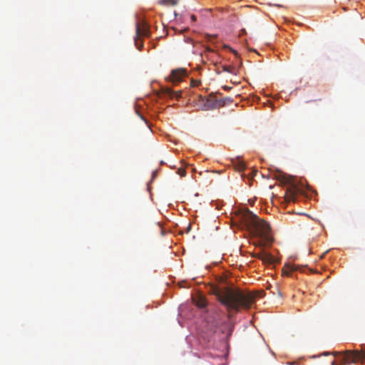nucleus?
<instances>
[{
	"label": "nucleus",
	"instance_id": "nucleus-8",
	"mask_svg": "<svg viewBox=\"0 0 365 365\" xmlns=\"http://www.w3.org/2000/svg\"><path fill=\"white\" fill-rule=\"evenodd\" d=\"M135 27V34L137 38L149 36V29L145 22H137Z\"/></svg>",
	"mask_w": 365,
	"mask_h": 365
},
{
	"label": "nucleus",
	"instance_id": "nucleus-14",
	"mask_svg": "<svg viewBox=\"0 0 365 365\" xmlns=\"http://www.w3.org/2000/svg\"><path fill=\"white\" fill-rule=\"evenodd\" d=\"M178 0H160L159 4L165 6H175L178 4Z\"/></svg>",
	"mask_w": 365,
	"mask_h": 365
},
{
	"label": "nucleus",
	"instance_id": "nucleus-21",
	"mask_svg": "<svg viewBox=\"0 0 365 365\" xmlns=\"http://www.w3.org/2000/svg\"><path fill=\"white\" fill-rule=\"evenodd\" d=\"M191 19H192L193 21H196V16H195V15H192V16H191Z\"/></svg>",
	"mask_w": 365,
	"mask_h": 365
},
{
	"label": "nucleus",
	"instance_id": "nucleus-23",
	"mask_svg": "<svg viewBox=\"0 0 365 365\" xmlns=\"http://www.w3.org/2000/svg\"><path fill=\"white\" fill-rule=\"evenodd\" d=\"M220 323H221V322H217V321H216V322H215V326H217V325H218V324H220Z\"/></svg>",
	"mask_w": 365,
	"mask_h": 365
},
{
	"label": "nucleus",
	"instance_id": "nucleus-15",
	"mask_svg": "<svg viewBox=\"0 0 365 365\" xmlns=\"http://www.w3.org/2000/svg\"><path fill=\"white\" fill-rule=\"evenodd\" d=\"M235 168L239 171H243L245 168V165L243 161L242 160H237V162L235 163Z\"/></svg>",
	"mask_w": 365,
	"mask_h": 365
},
{
	"label": "nucleus",
	"instance_id": "nucleus-18",
	"mask_svg": "<svg viewBox=\"0 0 365 365\" xmlns=\"http://www.w3.org/2000/svg\"><path fill=\"white\" fill-rule=\"evenodd\" d=\"M200 84V81L192 79L190 85L192 87H197Z\"/></svg>",
	"mask_w": 365,
	"mask_h": 365
},
{
	"label": "nucleus",
	"instance_id": "nucleus-19",
	"mask_svg": "<svg viewBox=\"0 0 365 365\" xmlns=\"http://www.w3.org/2000/svg\"><path fill=\"white\" fill-rule=\"evenodd\" d=\"M212 52H213V50H212V49H211V48H209V47H207V48H205V55L207 57H208V53H212Z\"/></svg>",
	"mask_w": 365,
	"mask_h": 365
},
{
	"label": "nucleus",
	"instance_id": "nucleus-4",
	"mask_svg": "<svg viewBox=\"0 0 365 365\" xmlns=\"http://www.w3.org/2000/svg\"><path fill=\"white\" fill-rule=\"evenodd\" d=\"M341 355V362L343 364L356 363L360 360L365 359V350L362 351H351L347 350L344 352H335L334 355Z\"/></svg>",
	"mask_w": 365,
	"mask_h": 365
},
{
	"label": "nucleus",
	"instance_id": "nucleus-3",
	"mask_svg": "<svg viewBox=\"0 0 365 365\" xmlns=\"http://www.w3.org/2000/svg\"><path fill=\"white\" fill-rule=\"evenodd\" d=\"M281 182L287 185L285 200L287 202H296L297 200L298 195L301 192L300 188L294 184L291 177L287 176L281 171H277L272 177Z\"/></svg>",
	"mask_w": 365,
	"mask_h": 365
},
{
	"label": "nucleus",
	"instance_id": "nucleus-11",
	"mask_svg": "<svg viewBox=\"0 0 365 365\" xmlns=\"http://www.w3.org/2000/svg\"><path fill=\"white\" fill-rule=\"evenodd\" d=\"M299 269V266L292 264H286L283 269L282 273L284 275L289 276L292 272H294Z\"/></svg>",
	"mask_w": 365,
	"mask_h": 365
},
{
	"label": "nucleus",
	"instance_id": "nucleus-25",
	"mask_svg": "<svg viewBox=\"0 0 365 365\" xmlns=\"http://www.w3.org/2000/svg\"><path fill=\"white\" fill-rule=\"evenodd\" d=\"M216 317L220 319V316L219 314H217Z\"/></svg>",
	"mask_w": 365,
	"mask_h": 365
},
{
	"label": "nucleus",
	"instance_id": "nucleus-9",
	"mask_svg": "<svg viewBox=\"0 0 365 365\" xmlns=\"http://www.w3.org/2000/svg\"><path fill=\"white\" fill-rule=\"evenodd\" d=\"M253 256L264 262L272 263L273 261L272 255L265 252L256 253Z\"/></svg>",
	"mask_w": 365,
	"mask_h": 365
},
{
	"label": "nucleus",
	"instance_id": "nucleus-7",
	"mask_svg": "<svg viewBox=\"0 0 365 365\" xmlns=\"http://www.w3.org/2000/svg\"><path fill=\"white\" fill-rule=\"evenodd\" d=\"M182 91H174L170 88L164 87L162 88L160 91L158 93L160 98H169L170 99H179L182 96Z\"/></svg>",
	"mask_w": 365,
	"mask_h": 365
},
{
	"label": "nucleus",
	"instance_id": "nucleus-12",
	"mask_svg": "<svg viewBox=\"0 0 365 365\" xmlns=\"http://www.w3.org/2000/svg\"><path fill=\"white\" fill-rule=\"evenodd\" d=\"M195 305L199 308H204L207 306L206 299L203 296H197L193 298Z\"/></svg>",
	"mask_w": 365,
	"mask_h": 365
},
{
	"label": "nucleus",
	"instance_id": "nucleus-22",
	"mask_svg": "<svg viewBox=\"0 0 365 365\" xmlns=\"http://www.w3.org/2000/svg\"><path fill=\"white\" fill-rule=\"evenodd\" d=\"M222 71V70H220V68H217V70H216V72L218 74L221 73Z\"/></svg>",
	"mask_w": 365,
	"mask_h": 365
},
{
	"label": "nucleus",
	"instance_id": "nucleus-10",
	"mask_svg": "<svg viewBox=\"0 0 365 365\" xmlns=\"http://www.w3.org/2000/svg\"><path fill=\"white\" fill-rule=\"evenodd\" d=\"M232 102V100L230 98H220V99H215L214 98V103L216 105V108L225 106L226 105H229Z\"/></svg>",
	"mask_w": 365,
	"mask_h": 365
},
{
	"label": "nucleus",
	"instance_id": "nucleus-5",
	"mask_svg": "<svg viewBox=\"0 0 365 365\" xmlns=\"http://www.w3.org/2000/svg\"><path fill=\"white\" fill-rule=\"evenodd\" d=\"M196 105L198 109L202 110H210L216 108V105L214 103V97L212 96L205 97L199 95Z\"/></svg>",
	"mask_w": 365,
	"mask_h": 365
},
{
	"label": "nucleus",
	"instance_id": "nucleus-16",
	"mask_svg": "<svg viewBox=\"0 0 365 365\" xmlns=\"http://www.w3.org/2000/svg\"><path fill=\"white\" fill-rule=\"evenodd\" d=\"M135 46L138 48V49L140 51L143 46V43L141 40V38H137L135 36Z\"/></svg>",
	"mask_w": 365,
	"mask_h": 365
},
{
	"label": "nucleus",
	"instance_id": "nucleus-17",
	"mask_svg": "<svg viewBox=\"0 0 365 365\" xmlns=\"http://www.w3.org/2000/svg\"><path fill=\"white\" fill-rule=\"evenodd\" d=\"M178 174L179 175H180L181 177H185L186 175V171L184 168H180L178 170Z\"/></svg>",
	"mask_w": 365,
	"mask_h": 365
},
{
	"label": "nucleus",
	"instance_id": "nucleus-2",
	"mask_svg": "<svg viewBox=\"0 0 365 365\" xmlns=\"http://www.w3.org/2000/svg\"><path fill=\"white\" fill-rule=\"evenodd\" d=\"M239 219L250 234L259 238L253 242L255 246L265 247L268 242L272 241L269 236L271 231L269 225L264 220L259 218L252 212L247 209L242 210L239 214Z\"/></svg>",
	"mask_w": 365,
	"mask_h": 365
},
{
	"label": "nucleus",
	"instance_id": "nucleus-6",
	"mask_svg": "<svg viewBox=\"0 0 365 365\" xmlns=\"http://www.w3.org/2000/svg\"><path fill=\"white\" fill-rule=\"evenodd\" d=\"M187 76V71L185 68H177L171 71L170 76L168 80L171 81L174 84H177L182 81L184 78Z\"/></svg>",
	"mask_w": 365,
	"mask_h": 365
},
{
	"label": "nucleus",
	"instance_id": "nucleus-13",
	"mask_svg": "<svg viewBox=\"0 0 365 365\" xmlns=\"http://www.w3.org/2000/svg\"><path fill=\"white\" fill-rule=\"evenodd\" d=\"M220 68H222V71H226V72H228L233 75H237V72H238L237 68L234 65H232V66L221 65Z\"/></svg>",
	"mask_w": 365,
	"mask_h": 365
},
{
	"label": "nucleus",
	"instance_id": "nucleus-24",
	"mask_svg": "<svg viewBox=\"0 0 365 365\" xmlns=\"http://www.w3.org/2000/svg\"><path fill=\"white\" fill-rule=\"evenodd\" d=\"M331 365H336V362H335V361H333V362L331 363Z\"/></svg>",
	"mask_w": 365,
	"mask_h": 365
},
{
	"label": "nucleus",
	"instance_id": "nucleus-1",
	"mask_svg": "<svg viewBox=\"0 0 365 365\" xmlns=\"http://www.w3.org/2000/svg\"><path fill=\"white\" fill-rule=\"evenodd\" d=\"M212 292L222 304L228 309L236 312L240 309L250 308L255 300L254 294L237 287H215L212 289Z\"/></svg>",
	"mask_w": 365,
	"mask_h": 365
},
{
	"label": "nucleus",
	"instance_id": "nucleus-20",
	"mask_svg": "<svg viewBox=\"0 0 365 365\" xmlns=\"http://www.w3.org/2000/svg\"><path fill=\"white\" fill-rule=\"evenodd\" d=\"M225 48H229L236 56H237V53L236 51L233 50L232 48H230L229 46H225Z\"/></svg>",
	"mask_w": 365,
	"mask_h": 365
}]
</instances>
